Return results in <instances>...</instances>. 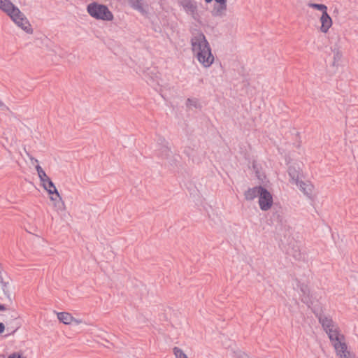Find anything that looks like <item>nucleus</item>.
<instances>
[{
    "instance_id": "f257e3e1",
    "label": "nucleus",
    "mask_w": 358,
    "mask_h": 358,
    "mask_svg": "<svg viewBox=\"0 0 358 358\" xmlns=\"http://www.w3.org/2000/svg\"><path fill=\"white\" fill-rule=\"evenodd\" d=\"M192 50L196 54L199 62L204 67H209L214 61L210 46L205 35L199 31L191 38Z\"/></svg>"
},
{
    "instance_id": "f03ea898",
    "label": "nucleus",
    "mask_w": 358,
    "mask_h": 358,
    "mask_svg": "<svg viewBox=\"0 0 358 358\" xmlns=\"http://www.w3.org/2000/svg\"><path fill=\"white\" fill-rule=\"evenodd\" d=\"M87 13L94 18L105 21H110L113 19V15L107 6L92 2L87 6Z\"/></svg>"
},
{
    "instance_id": "7ed1b4c3",
    "label": "nucleus",
    "mask_w": 358,
    "mask_h": 358,
    "mask_svg": "<svg viewBox=\"0 0 358 358\" xmlns=\"http://www.w3.org/2000/svg\"><path fill=\"white\" fill-rule=\"evenodd\" d=\"M44 189L48 192L50 195H55V198L53 196H50L51 200L55 201V206L57 208V210H63L64 208V203L62 200V198L55 185L53 182L50 179H48L46 182L43 184Z\"/></svg>"
},
{
    "instance_id": "20e7f679",
    "label": "nucleus",
    "mask_w": 358,
    "mask_h": 358,
    "mask_svg": "<svg viewBox=\"0 0 358 358\" xmlns=\"http://www.w3.org/2000/svg\"><path fill=\"white\" fill-rule=\"evenodd\" d=\"M259 206L262 210L267 211L271 208L273 204V195L264 187H260L259 192Z\"/></svg>"
},
{
    "instance_id": "39448f33",
    "label": "nucleus",
    "mask_w": 358,
    "mask_h": 358,
    "mask_svg": "<svg viewBox=\"0 0 358 358\" xmlns=\"http://www.w3.org/2000/svg\"><path fill=\"white\" fill-rule=\"evenodd\" d=\"M10 17L19 27H20L26 33H33L31 26L23 13L21 12V13H17V12H14L13 14L10 16Z\"/></svg>"
},
{
    "instance_id": "423d86ee",
    "label": "nucleus",
    "mask_w": 358,
    "mask_h": 358,
    "mask_svg": "<svg viewBox=\"0 0 358 358\" xmlns=\"http://www.w3.org/2000/svg\"><path fill=\"white\" fill-rule=\"evenodd\" d=\"M180 3L187 13L190 14L194 20H197L198 13L196 2L192 0H182Z\"/></svg>"
},
{
    "instance_id": "0eeeda50",
    "label": "nucleus",
    "mask_w": 358,
    "mask_h": 358,
    "mask_svg": "<svg viewBox=\"0 0 358 358\" xmlns=\"http://www.w3.org/2000/svg\"><path fill=\"white\" fill-rule=\"evenodd\" d=\"M0 9L5 12L9 17L13 13H21L20 10L10 0H0Z\"/></svg>"
},
{
    "instance_id": "6e6552de",
    "label": "nucleus",
    "mask_w": 358,
    "mask_h": 358,
    "mask_svg": "<svg viewBox=\"0 0 358 358\" xmlns=\"http://www.w3.org/2000/svg\"><path fill=\"white\" fill-rule=\"evenodd\" d=\"M326 333L328 334L334 348H336V346H338V343H345V336L339 333L338 329H334L332 328V329L327 331Z\"/></svg>"
},
{
    "instance_id": "1a4fd4ad",
    "label": "nucleus",
    "mask_w": 358,
    "mask_h": 358,
    "mask_svg": "<svg viewBox=\"0 0 358 358\" xmlns=\"http://www.w3.org/2000/svg\"><path fill=\"white\" fill-rule=\"evenodd\" d=\"M227 0L216 2L214 5L213 8L211 11V14L213 17H222L226 15L227 8Z\"/></svg>"
},
{
    "instance_id": "9d476101",
    "label": "nucleus",
    "mask_w": 358,
    "mask_h": 358,
    "mask_svg": "<svg viewBox=\"0 0 358 358\" xmlns=\"http://www.w3.org/2000/svg\"><path fill=\"white\" fill-rule=\"evenodd\" d=\"M336 355L340 358H355V355L348 350L346 343H338V346L335 348Z\"/></svg>"
},
{
    "instance_id": "9b49d317",
    "label": "nucleus",
    "mask_w": 358,
    "mask_h": 358,
    "mask_svg": "<svg viewBox=\"0 0 358 358\" xmlns=\"http://www.w3.org/2000/svg\"><path fill=\"white\" fill-rule=\"evenodd\" d=\"M288 174L291 179L296 184H298L300 180V178L302 176L299 165L298 164H293L289 165L288 167Z\"/></svg>"
},
{
    "instance_id": "f8f14e48",
    "label": "nucleus",
    "mask_w": 358,
    "mask_h": 358,
    "mask_svg": "<svg viewBox=\"0 0 358 358\" xmlns=\"http://www.w3.org/2000/svg\"><path fill=\"white\" fill-rule=\"evenodd\" d=\"M129 6L134 10L138 11L141 15L145 16L148 13V5H144L143 0H129Z\"/></svg>"
},
{
    "instance_id": "ddd939ff",
    "label": "nucleus",
    "mask_w": 358,
    "mask_h": 358,
    "mask_svg": "<svg viewBox=\"0 0 358 358\" xmlns=\"http://www.w3.org/2000/svg\"><path fill=\"white\" fill-rule=\"evenodd\" d=\"M12 320L10 322L6 321V323L7 324V331H10V332L8 334V335L13 334L20 327V322L19 321V316L17 313H14L13 315H11ZM6 335V336H7Z\"/></svg>"
},
{
    "instance_id": "4468645a",
    "label": "nucleus",
    "mask_w": 358,
    "mask_h": 358,
    "mask_svg": "<svg viewBox=\"0 0 358 358\" xmlns=\"http://www.w3.org/2000/svg\"><path fill=\"white\" fill-rule=\"evenodd\" d=\"M299 287L302 293L301 301L306 303L308 307H310V306L313 305V302L312 300V297L310 295V289L308 287L304 284H301L299 285Z\"/></svg>"
},
{
    "instance_id": "2eb2a0df",
    "label": "nucleus",
    "mask_w": 358,
    "mask_h": 358,
    "mask_svg": "<svg viewBox=\"0 0 358 358\" xmlns=\"http://www.w3.org/2000/svg\"><path fill=\"white\" fill-rule=\"evenodd\" d=\"M318 317L319 322L322 324L325 331L332 329L334 327V322L330 317H328L324 314L316 315Z\"/></svg>"
},
{
    "instance_id": "dca6fc26",
    "label": "nucleus",
    "mask_w": 358,
    "mask_h": 358,
    "mask_svg": "<svg viewBox=\"0 0 358 358\" xmlns=\"http://www.w3.org/2000/svg\"><path fill=\"white\" fill-rule=\"evenodd\" d=\"M320 21L322 23L320 31L323 33H327L332 24L331 18L327 13V10L322 14Z\"/></svg>"
},
{
    "instance_id": "f3484780",
    "label": "nucleus",
    "mask_w": 358,
    "mask_h": 358,
    "mask_svg": "<svg viewBox=\"0 0 358 358\" xmlns=\"http://www.w3.org/2000/svg\"><path fill=\"white\" fill-rule=\"evenodd\" d=\"M297 185L299 186L300 190L303 192L305 195L308 198L311 197L313 190V185L312 184L299 180Z\"/></svg>"
},
{
    "instance_id": "a211bd4d",
    "label": "nucleus",
    "mask_w": 358,
    "mask_h": 358,
    "mask_svg": "<svg viewBox=\"0 0 358 358\" xmlns=\"http://www.w3.org/2000/svg\"><path fill=\"white\" fill-rule=\"evenodd\" d=\"M263 186L259 185L252 188H249L244 193L245 199L248 201H252L257 196H259V192H260V187Z\"/></svg>"
},
{
    "instance_id": "6ab92c4d",
    "label": "nucleus",
    "mask_w": 358,
    "mask_h": 358,
    "mask_svg": "<svg viewBox=\"0 0 358 358\" xmlns=\"http://www.w3.org/2000/svg\"><path fill=\"white\" fill-rule=\"evenodd\" d=\"M58 320L65 324H70L73 322L74 317L69 313L61 312L57 313Z\"/></svg>"
},
{
    "instance_id": "aec40b11",
    "label": "nucleus",
    "mask_w": 358,
    "mask_h": 358,
    "mask_svg": "<svg viewBox=\"0 0 358 358\" xmlns=\"http://www.w3.org/2000/svg\"><path fill=\"white\" fill-rule=\"evenodd\" d=\"M10 278H8L7 280H4L3 282H1L2 285V289L4 293V294L6 296V297L10 301L11 300V293L10 290Z\"/></svg>"
},
{
    "instance_id": "412c9836",
    "label": "nucleus",
    "mask_w": 358,
    "mask_h": 358,
    "mask_svg": "<svg viewBox=\"0 0 358 358\" xmlns=\"http://www.w3.org/2000/svg\"><path fill=\"white\" fill-rule=\"evenodd\" d=\"M172 152L167 145H163L159 148V155L162 157L169 159L171 157Z\"/></svg>"
},
{
    "instance_id": "4be33fe9",
    "label": "nucleus",
    "mask_w": 358,
    "mask_h": 358,
    "mask_svg": "<svg viewBox=\"0 0 358 358\" xmlns=\"http://www.w3.org/2000/svg\"><path fill=\"white\" fill-rule=\"evenodd\" d=\"M183 153L189 157V159H191L193 162H194V156L196 150L194 148L191 147H185Z\"/></svg>"
},
{
    "instance_id": "5701e85b",
    "label": "nucleus",
    "mask_w": 358,
    "mask_h": 358,
    "mask_svg": "<svg viewBox=\"0 0 358 358\" xmlns=\"http://www.w3.org/2000/svg\"><path fill=\"white\" fill-rule=\"evenodd\" d=\"M308 7L315 8L316 10H320L322 13L327 10V7L324 4H319L315 3H308Z\"/></svg>"
},
{
    "instance_id": "b1692460",
    "label": "nucleus",
    "mask_w": 358,
    "mask_h": 358,
    "mask_svg": "<svg viewBox=\"0 0 358 358\" xmlns=\"http://www.w3.org/2000/svg\"><path fill=\"white\" fill-rule=\"evenodd\" d=\"M173 352L176 358H188L187 355L184 353V352L178 347H174L173 348Z\"/></svg>"
},
{
    "instance_id": "393cba45",
    "label": "nucleus",
    "mask_w": 358,
    "mask_h": 358,
    "mask_svg": "<svg viewBox=\"0 0 358 358\" xmlns=\"http://www.w3.org/2000/svg\"><path fill=\"white\" fill-rule=\"evenodd\" d=\"M38 177H39L40 180L42 182V184H43L44 182H46V181L48 179H50V178L47 176V174L45 173V171H43L42 173H40L38 175Z\"/></svg>"
},
{
    "instance_id": "a878e982",
    "label": "nucleus",
    "mask_w": 358,
    "mask_h": 358,
    "mask_svg": "<svg viewBox=\"0 0 358 358\" xmlns=\"http://www.w3.org/2000/svg\"><path fill=\"white\" fill-rule=\"evenodd\" d=\"M186 104H187V106H192L194 108L197 107L196 100H195V99H187Z\"/></svg>"
},
{
    "instance_id": "bb28decb",
    "label": "nucleus",
    "mask_w": 358,
    "mask_h": 358,
    "mask_svg": "<svg viewBox=\"0 0 358 358\" xmlns=\"http://www.w3.org/2000/svg\"><path fill=\"white\" fill-rule=\"evenodd\" d=\"M8 358H27L26 357L23 356L20 352H13L10 354Z\"/></svg>"
},
{
    "instance_id": "cd10ccee",
    "label": "nucleus",
    "mask_w": 358,
    "mask_h": 358,
    "mask_svg": "<svg viewBox=\"0 0 358 358\" xmlns=\"http://www.w3.org/2000/svg\"><path fill=\"white\" fill-rule=\"evenodd\" d=\"M341 57V54L339 52H336L334 56V61L333 65H336V63L340 60Z\"/></svg>"
},
{
    "instance_id": "c85d7f7f",
    "label": "nucleus",
    "mask_w": 358,
    "mask_h": 358,
    "mask_svg": "<svg viewBox=\"0 0 358 358\" xmlns=\"http://www.w3.org/2000/svg\"><path fill=\"white\" fill-rule=\"evenodd\" d=\"M293 250L294 251V253L292 254V256L294 257V259H299L301 258L300 251L299 250H294V248H293Z\"/></svg>"
},
{
    "instance_id": "c756f323",
    "label": "nucleus",
    "mask_w": 358,
    "mask_h": 358,
    "mask_svg": "<svg viewBox=\"0 0 358 358\" xmlns=\"http://www.w3.org/2000/svg\"><path fill=\"white\" fill-rule=\"evenodd\" d=\"M157 143H158V144L161 145L162 146L163 145H167L166 140L162 137H159L158 138Z\"/></svg>"
},
{
    "instance_id": "7c9ffc66",
    "label": "nucleus",
    "mask_w": 358,
    "mask_h": 358,
    "mask_svg": "<svg viewBox=\"0 0 358 358\" xmlns=\"http://www.w3.org/2000/svg\"><path fill=\"white\" fill-rule=\"evenodd\" d=\"M178 159L176 158H175L174 157H173V159L169 161V163L171 164V165H176L177 166V162H178Z\"/></svg>"
},
{
    "instance_id": "2f4dec72",
    "label": "nucleus",
    "mask_w": 358,
    "mask_h": 358,
    "mask_svg": "<svg viewBox=\"0 0 358 358\" xmlns=\"http://www.w3.org/2000/svg\"><path fill=\"white\" fill-rule=\"evenodd\" d=\"M36 169L38 172V175H39L40 173H42L44 171L43 170V169L39 166V165H37L36 166Z\"/></svg>"
},
{
    "instance_id": "473e14b6",
    "label": "nucleus",
    "mask_w": 358,
    "mask_h": 358,
    "mask_svg": "<svg viewBox=\"0 0 358 358\" xmlns=\"http://www.w3.org/2000/svg\"><path fill=\"white\" fill-rule=\"evenodd\" d=\"M36 169L38 172V175H39L40 173H42L44 171L43 170V169L39 166V165H37L36 166Z\"/></svg>"
},
{
    "instance_id": "72a5a7b5",
    "label": "nucleus",
    "mask_w": 358,
    "mask_h": 358,
    "mask_svg": "<svg viewBox=\"0 0 358 358\" xmlns=\"http://www.w3.org/2000/svg\"><path fill=\"white\" fill-rule=\"evenodd\" d=\"M5 331V325L3 322H0V334Z\"/></svg>"
},
{
    "instance_id": "f704fd0d",
    "label": "nucleus",
    "mask_w": 358,
    "mask_h": 358,
    "mask_svg": "<svg viewBox=\"0 0 358 358\" xmlns=\"http://www.w3.org/2000/svg\"><path fill=\"white\" fill-rule=\"evenodd\" d=\"M6 309H7V308L6 307V306L4 304H0V311L6 310Z\"/></svg>"
},
{
    "instance_id": "c9c22d12",
    "label": "nucleus",
    "mask_w": 358,
    "mask_h": 358,
    "mask_svg": "<svg viewBox=\"0 0 358 358\" xmlns=\"http://www.w3.org/2000/svg\"><path fill=\"white\" fill-rule=\"evenodd\" d=\"M73 322H74L76 324H79L80 323H81V320L74 318Z\"/></svg>"
},
{
    "instance_id": "e433bc0d",
    "label": "nucleus",
    "mask_w": 358,
    "mask_h": 358,
    "mask_svg": "<svg viewBox=\"0 0 358 358\" xmlns=\"http://www.w3.org/2000/svg\"><path fill=\"white\" fill-rule=\"evenodd\" d=\"M27 155H28V156L29 157V158H30V159H31V161H34L35 162H38V160H37L36 159L34 158V157H31V156H29V155L28 153H27Z\"/></svg>"
},
{
    "instance_id": "4c0bfd02",
    "label": "nucleus",
    "mask_w": 358,
    "mask_h": 358,
    "mask_svg": "<svg viewBox=\"0 0 358 358\" xmlns=\"http://www.w3.org/2000/svg\"><path fill=\"white\" fill-rule=\"evenodd\" d=\"M0 108H6L7 107L3 104V103L0 100Z\"/></svg>"
},
{
    "instance_id": "58836bf2",
    "label": "nucleus",
    "mask_w": 358,
    "mask_h": 358,
    "mask_svg": "<svg viewBox=\"0 0 358 358\" xmlns=\"http://www.w3.org/2000/svg\"><path fill=\"white\" fill-rule=\"evenodd\" d=\"M4 281L3 278L1 275V273H0V283L3 282Z\"/></svg>"
}]
</instances>
